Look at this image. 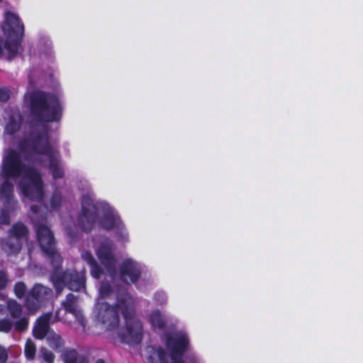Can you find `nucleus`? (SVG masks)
I'll use <instances>...</instances> for the list:
<instances>
[{
    "mask_svg": "<svg viewBox=\"0 0 363 363\" xmlns=\"http://www.w3.org/2000/svg\"><path fill=\"white\" fill-rule=\"evenodd\" d=\"M82 257L89 264V266L96 262L90 252L86 251L83 252L82 254Z\"/></svg>",
    "mask_w": 363,
    "mask_h": 363,
    "instance_id": "32",
    "label": "nucleus"
},
{
    "mask_svg": "<svg viewBox=\"0 0 363 363\" xmlns=\"http://www.w3.org/2000/svg\"><path fill=\"white\" fill-rule=\"evenodd\" d=\"M52 313H47L38 318L33 329V335L38 339H43L49 330Z\"/></svg>",
    "mask_w": 363,
    "mask_h": 363,
    "instance_id": "15",
    "label": "nucleus"
},
{
    "mask_svg": "<svg viewBox=\"0 0 363 363\" xmlns=\"http://www.w3.org/2000/svg\"><path fill=\"white\" fill-rule=\"evenodd\" d=\"M6 308L11 318L14 321V328L18 332H23L27 330L28 326V318L23 315V308L21 305L15 300H9Z\"/></svg>",
    "mask_w": 363,
    "mask_h": 363,
    "instance_id": "10",
    "label": "nucleus"
},
{
    "mask_svg": "<svg viewBox=\"0 0 363 363\" xmlns=\"http://www.w3.org/2000/svg\"><path fill=\"white\" fill-rule=\"evenodd\" d=\"M95 363H106L103 359H97Z\"/></svg>",
    "mask_w": 363,
    "mask_h": 363,
    "instance_id": "42",
    "label": "nucleus"
},
{
    "mask_svg": "<svg viewBox=\"0 0 363 363\" xmlns=\"http://www.w3.org/2000/svg\"><path fill=\"white\" fill-rule=\"evenodd\" d=\"M26 286L23 282L19 281L15 284L14 293L16 295H24V294L26 292Z\"/></svg>",
    "mask_w": 363,
    "mask_h": 363,
    "instance_id": "28",
    "label": "nucleus"
},
{
    "mask_svg": "<svg viewBox=\"0 0 363 363\" xmlns=\"http://www.w3.org/2000/svg\"><path fill=\"white\" fill-rule=\"evenodd\" d=\"M36 233L40 247L45 254H52L55 248L54 238L49 228L44 224L36 225Z\"/></svg>",
    "mask_w": 363,
    "mask_h": 363,
    "instance_id": "12",
    "label": "nucleus"
},
{
    "mask_svg": "<svg viewBox=\"0 0 363 363\" xmlns=\"http://www.w3.org/2000/svg\"><path fill=\"white\" fill-rule=\"evenodd\" d=\"M191 363H197V362H198V359H197V357H195V356H193V357H191Z\"/></svg>",
    "mask_w": 363,
    "mask_h": 363,
    "instance_id": "41",
    "label": "nucleus"
},
{
    "mask_svg": "<svg viewBox=\"0 0 363 363\" xmlns=\"http://www.w3.org/2000/svg\"><path fill=\"white\" fill-rule=\"evenodd\" d=\"M30 209L31 211L34 213H37L38 212V207L37 206H32L30 207Z\"/></svg>",
    "mask_w": 363,
    "mask_h": 363,
    "instance_id": "38",
    "label": "nucleus"
},
{
    "mask_svg": "<svg viewBox=\"0 0 363 363\" xmlns=\"http://www.w3.org/2000/svg\"><path fill=\"white\" fill-rule=\"evenodd\" d=\"M24 352L28 359H34L36 352V347L34 342L30 339L27 340L26 342Z\"/></svg>",
    "mask_w": 363,
    "mask_h": 363,
    "instance_id": "22",
    "label": "nucleus"
},
{
    "mask_svg": "<svg viewBox=\"0 0 363 363\" xmlns=\"http://www.w3.org/2000/svg\"><path fill=\"white\" fill-rule=\"evenodd\" d=\"M91 274L92 277L96 279H99L103 274V269L96 262L93 264L90 265Z\"/></svg>",
    "mask_w": 363,
    "mask_h": 363,
    "instance_id": "26",
    "label": "nucleus"
},
{
    "mask_svg": "<svg viewBox=\"0 0 363 363\" xmlns=\"http://www.w3.org/2000/svg\"><path fill=\"white\" fill-rule=\"evenodd\" d=\"M40 356L47 363H52L54 355L52 352L45 347H42L40 350Z\"/></svg>",
    "mask_w": 363,
    "mask_h": 363,
    "instance_id": "27",
    "label": "nucleus"
},
{
    "mask_svg": "<svg viewBox=\"0 0 363 363\" xmlns=\"http://www.w3.org/2000/svg\"><path fill=\"white\" fill-rule=\"evenodd\" d=\"M51 258V262L52 265L55 267L56 272L52 276V281L53 284L56 289L57 293H61L64 287L66 286L65 281L60 273L57 272V269L60 267L62 263V257L60 255L55 251L54 248V252L52 254H46Z\"/></svg>",
    "mask_w": 363,
    "mask_h": 363,
    "instance_id": "14",
    "label": "nucleus"
},
{
    "mask_svg": "<svg viewBox=\"0 0 363 363\" xmlns=\"http://www.w3.org/2000/svg\"><path fill=\"white\" fill-rule=\"evenodd\" d=\"M51 292V289L41 284H36L33 286L29 295H48Z\"/></svg>",
    "mask_w": 363,
    "mask_h": 363,
    "instance_id": "23",
    "label": "nucleus"
},
{
    "mask_svg": "<svg viewBox=\"0 0 363 363\" xmlns=\"http://www.w3.org/2000/svg\"><path fill=\"white\" fill-rule=\"evenodd\" d=\"M97 257L101 264L109 272L116 269V259L113 255V242L110 240L101 242L96 252Z\"/></svg>",
    "mask_w": 363,
    "mask_h": 363,
    "instance_id": "11",
    "label": "nucleus"
},
{
    "mask_svg": "<svg viewBox=\"0 0 363 363\" xmlns=\"http://www.w3.org/2000/svg\"><path fill=\"white\" fill-rule=\"evenodd\" d=\"M10 222V218L9 215L6 213H2L0 216V223L7 225Z\"/></svg>",
    "mask_w": 363,
    "mask_h": 363,
    "instance_id": "36",
    "label": "nucleus"
},
{
    "mask_svg": "<svg viewBox=\"0 0 363 363\" xmlns=\"http://www.w3.org/2000/svg\"><path fill=\"white\" fill-rule=\"evenodd\" d=\"M68 311V307L65 305L63 308L60 309L56 312L55 319L56 320H60L62 319L61 313L63 312L65 314Z\"/></svg>",
    "mask_w": 363,
    "mask_h": 363,
    "instance_id": "35",
    "label": "nucleus"
},
{
    "mask_svg": "<svg viewBox=\"0 0 363 363\" xmlns=\"http://www.w3.org/2000/svg\"><path fill=\"white\" fill-rule=\"evenodd\" d=\"M26 147L20 144L19 152L6 150L0 169V196L6 201L13 196V184L10 179H19L18 186L22 194L33 201H40L43 196V186L39 172L23 161Z\"/></svg>",
    "mask_w": 363,
    "mask_h": 363,
    "instance_id": "1",
    "label": "nucleus"
},
{
    "mask_svg": "<svg viewBox=\"0 0 363 363\" xmlns=\"http://www.w3.org/2000/svg\"><path fill=\"white\" fill-rule=\"evenodd\" d=\"M30 106L33 116L40 121H53L59 118L60 108L56 99L42 91H35L30 96Z\"/></svg>",
    "mask_w": 363,
    "mask_h": 363,
    "instance_id": "5",
    "label": "nucleus"
},
{
    "mask_svg": "<svg viewBox=\"0 0 363 363\" xmlns=\"http://www.w3.org/2000/svg\"><path fill=\"white\" fill-rule=\"evenodd\" d=\"M110 288H111V287H110V286H109V285H108V286H106V287H103V289H102V290H101V291H100V292H99V295H104V291H104V290H105V289H106V290H107V291H108V290L110 289Z\"/></svg>",
    "mask_w": 363,
    "mask_h": 363,
    "instance_id": "39",
    "label": "nucleus"
},
{
    "mask_svg": "<svg viewBox=\"0 0 363 363\" xmlns=\"http://www.w3.org/2000/svg\"><path fill=\"white\" fill-rule=\"evenodd\" d=\"M8 359V351L4 347L0 345V363H6Z\"/></svg>",
    "mask_w": 363,
    "mask_h": 363,
    "instance_id": "33",
    "label": "nucleus"
},
{
    "mask_svg": "<svg viewBox=\"0 0 363 363\" xmlns=\"http://www.w3.org/2000/svg\"><path fill=\"white\" fill-rule=\"evenodd\" d=\"M9 236L2 241V248L8 254H16L22 247V240L27 236L28 230L24 224L17 223L8 232Z\"/></svg>",
    "mask_w": 363,
    "mask_h": 363,
    "instance_id": "7",
    "label": "nucleus"
},
{
    "mask_svg": "<svg viewBox=\"0 0 363 363\" xmlns=\"http://www.w3.org/2000/svg\"><path fill=\"white\" fill-rule=\"evenodd\" d=\"M60 201V196H57V195H55L52 199V201H51V204H52V206L53 208H57L58 206V204Z\"/></svg>",
    "mask_w": 363,
    "mask_h": 363,
    "instance_id": "37",
    "label": "nucleus"
},
{
    "mask_svg": "<svg viewBox=\"0 0 363 363\" xmlns=\"http://www.w3.org/2000/svg\"><path fill=\"white\" fill-rule=\"evenodd\" d=\"M118 310L121 311L126 328V333L120 334L122 341L128 345L140 344L143 337V326L142 322L135 318L133 296H117L114 306L98 301L95 320L106 330H115L118 328L120 323Z\"/></svg>",
    "mask_w": 363,
    "mask_h": 363,
    "instance_id": "2",
    "label": "nucleus"
},
{
    "mask_svg": "<svg viewBox=\"0 0 363 363\" xmlns=\"http://www.w3.org/2000/svg\"><path fill=\"white\" fill-rule=\"evenodd\" d=\"M157 354L160 363H168V356L166 351L161 347L157 350Z\"/></svg>",
    "mask_w": 363,
    "mask_h": 363,
    "instance_id": "29",
    "label": "nucleus"
},
{
    "mask_svg": "<svg viewBox=\"0 0 363 363\" xmlns=\"http://www.w3.org/2000/svg\"><path fill=\"white\" fill-rule=\"evenodd\" d=\"M142 273L140 264L132 259H125L119 268L121 281L126 284H135L140 278Z\"/></svg>",
    "mask_w": 363,
    "mask_h": 363,
    "instance_id": "9",
    "label": "nucleus"
},
{
    "mask_svg": "<svg viewBox=\"0 0 363 363\" xmlns=\"http://www.w3.org/2000/svg\"><path fill=\"white\" fill-rule=\"evenodd\" d=\"M44 303L40 296H26L25 306L28 315L35 314L38 309L43 307Z\"/></svg>",
    "mask_w": 363,
    "mask_h": 363,
    "instance_id": "20",
    "label": "nucleus"
},
{
    "mask_svg": "<svg viewBox=\"0 0 363 363\" xmlns=\"http://www.w3.org/2000/svg\"><path fill=\"white\" fill-rule=\"evenodd\" d=\"M8 283V277L6 272L0 270V290L4 289Z\"/></svg>",
    "mask_w": 363,
    "mask_h": 363,
    "instance_id": "31",
    "label": "nucleus"
},
{
    "mask_svg": "<svg viewBox=\"0 0 363 363\" xmlns=\"http://www.w3.org/2000/svg\"><path fill=\"white\" fill-rule=\"evenodd\" d=\"M150 323L153 328L164 330L167 328V318L160 310L152 311L150 315Z\"/></svg>",
    "mask_w": 363,
    "mask_h": 363,
    "instance_id": "17",
    "label": "nucleus"
},
{
    "mask_svg": "<svg viewBox=\"0 0 363 363\" xmlns=\"http://www.w3.org/2000/svg\"><path fill=\"white\" fill-rule=\"evenodd\" d=\"M21 123V116L18 111L13 112L5 126V133L6 134H13L20 128Z\"/></svg>",
    "mask_w": 363,
    "mask_h": 363,
    "instance_id": "19",
    "label": "nucleus"
},
{
    "mask_svg": "<svg viewBox=\"0 0 363 363\" xmlns=\"http://www.w3.org/2000/svg\"><path fill=\"white\" fill-rule=\"evenodd\" d=\"M105 296H99V298H104Z\"/></svg>",
    "mask_w": 363,
    "mask_h": 363,
    "instance_id": "44",
    "label": "nucleus"
},
{
    "mask_svg": "<svg viewBox=\"0 0 363 363\" xmlns=\"http://www.w3.org/2000/svg\"><path fill=\"white\" fill-rule=\"evenodd\" d=\"M2 30L6 39L3 41L0 38V57L10 60L21 51L20 43L24 26L15 13L7 12L2 24Z\"/></svg>",
    "mask_w": 363,
    "mask_h": 363,
    "instance_id": "4",
    "label": "nucleus"
},
{
    "mask_svg": "<svg viewBox=\"0 0 363 363\" xmlns=\"http://www.w3.org/2000/svg\"><path fill=\"white\" fill-rule=\"evenodd\" d=\"M116 233L117 236L121 240L126 241L128 240V233L125 229V226L123 223V228H117Z\"/></svg>",
    "mask_w": 363,
    "mask_h": 363,
    "instance_id": "30",
    "label": "nucleus"
},
{
    "mask_svg": "<svg viewBox=\"0 0 363 363\" xmlns=\"http://www.w3.org/2000/svg\"><path fill=\"white\" fill-rule=\"evenodd\" d=\"M99 223L103 229L107 231L117 228H123V221L121 217L111 209L104 211L102 217L99 219Z\"/></svg>",
    "mask_w": 363,
    "mask_h": 363,
    "instance_id": "13",
    "label": "nucleus"
},
{
    "mask_svg": "<svg viewBox=\"0 0 363 363\" xmlns=\"http://www.w3.org/2000/svg\"><path fill=\"white\" fill-rule=\"evenodd\" d=\"M21 144H23L26 147L24 159L38 160V156L42 155L44 157L41 160L42 162L49 161L53 177L60 178L62 176V171L59 166L57 155L51 151L48 145V135L45 130L40 133H33L29 140H25Z\"/></svg>",
    "mask_w": 363,
    "mask_h": 363,
    "instance_id": "3",
    "label": "nucleus"
},
{
    "mask_svg": "<svg viewBox=\"0 0 363 363\" xmlns=\"http://www.w3.org/2000/svg\"><path fill=\"white\" fill-rule=\"evenodd\" d=\"M77 296H69V314H72L78 325L82 328L83 332L86 331L87 321L82 311L74 304L75 298Z\"/></svg>",
    "mask_w": 363,
    "mask_h": 363,
    "instance_id": "16",
    "label": "nucleus"
},
{
    "mask_svg": "<svg viewBox=\"0 0 363 363\" xmlns=\"http://www.w3.org/2000/svg\"><path fill=\"white\" fill-rule=\"evenodd\" d=\"M48 340L49 342L50 347H52L57 351H60L62 343L61 338L58 335H54L52 337H49L48 338Z\"/></svg>",
    "mask_w": 363,
    "mask_h": 363,
    "instance_id": "25",
    "label": "nucleus"
},
{
    "mask_svg": "<svg viewBox=\"0 0 363 363\" xmlns=\"http://www.w3.org/2000/svg\"><path fill=\"white\" fill-rule=\"evenodd\" d=\"M4 306L0 305V312L4 311Z\"/></svg>",
    "mask_w": 363,
    "mask_h": 363,
    "instance_id": "43",
    "label": "nucleus"
},
{
    "mask_svg": "<svg viewBox=\"0 0 363 363\" xmlns=\"http://www.w3.org/2000/svg\"><path fill=\"white\" fill-rule=\"evenodd\" d=\"M9 98V92L7 89H0V101H6Z\"/></svg>",
    "mask_w": 363,
    "mask_h": 363,
    "instance_id": "34",
    "label": "nucleus"
},
{
    "mask_svg": "<svg viewBox=\"0 0 363 363\" xmlns=\"http://www.w3.org/2000/svg\"><path fill=\"white\" fill-rule=\"evenodd\" d=\"M69 363H89V360L86 355L79 354L76 350L69 349Z\"/></svg>",
    "mask_w": 363,
    "mask_h": 363,
    "instance_id": "21",
    "label": "nucleus"
},
{
    "mask_svg": "<svg viewBox=\"0 0 363 363\" xmlns=\"http://www.w3.org/2000/svg\"><path fill=\"white\" fill-rule=\"evenodd\" d=\"M13 327L14 328V321H11L8 318L0 320V332L9 333Z\"/></svg>",
    "mask_w": 363,
    "mask_h": 363,
    "instance_id": "24",
    "label": "nucleus"
},
{
    "mask_svg": "<svg viewBox=\"0 0 363 363\" xmlns=\"http://www.w3.org/2000/svg\"><path fill=\"white\" fill-rule=\"evenodd\" d=\"M101 204L95 202L88 196H83L82 208L77 218L79 228L85 233H90L99 220V209Z\"/></svg>",
    "mask_w": 363,
    "mask_h": 363,
    "instance_id": "6",
    "label": "nucleus"
},
{
    "mask_svg": "<svg viewBox=\"0 0 363 363\" xmlns=\"http://www.w3.org/2000/svg\"><path fill=\"white\" fill-rule=\"evenodd\" d=\"M165 344L170 350L171 363H186L182 359L189 345V340L186 335L177 337L169 335L166 337Z\"/></svg>",
    "mask_w": 363,
    "mask_h": 363,
    "instance_id": "8",
    "label": "nucleus"
},
{
    "mask_svg": "<svg viewBox=\"0 0 363 363\" xmlns=\"http://www.w3.org/2000/svg\"><path fill=\"white\" fill-rule=\"evenodd\" d=\"M84 274H77L76 272H69V291H80L85 289Z\"/></svg>",
    "mask_w": 363,
    "mask_h": 363,
    "instance_id": "18",
    "label": "nucleus"
},
{
    "mask_svg": "<svg viewBox=\"0 0 363 363\" xmlns=\"http://www.w3.org/2000/svg\"><path fill=\"white\" fill-rule=\"evenodd\" d=\"M62 358L65 363H68V356L67 355V354H63Z\"/></svg>",
    "mask_w": 363,
    "mask_h": 363,
    "instance_id": "40",
    "label": "nucleus"
}]
</instances>
